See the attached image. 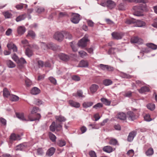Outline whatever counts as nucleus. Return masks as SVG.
Here are the masks:
<instances>
[{
	"label": "nucleus",
	"mask_w": 157,
	"mask_h": 157,
	"mask_svg": "<svg viewBox=\"0 0 157 157\" xmlns=\"http://www.w3.org/2000/svg\"><path fill=\"white\" fill-rule=\"evenodd\" d=\"M16 116L20 120L25 121H34L36 120L39 121L41 117L40 113H37L35 116H33L31 114H29L27 117H25L23 113H17Z\"/></svg>",
	"instance_id": "1"
},
{
	"label": "nucleus",
	"mask_w": 157,
	"mask_h": 157,
	"mask_svg": "<svg viewBox=\"0 0 157 157\" xmlns=\"http://www.w3.org/2000/svg\"><path fill=\"white\" fill-rule=\"evenodd\" d=\"M133 9L134 10L133 14L134 15L141 16L143 15V12L146 10V5L142 6H136L133 7Z\"/></svg>",
	"instance_id": "2"
},
{
	"label": "nucleus",
	"mask_w": 157,
	"mask_h": 157,
	"mask_svg": "<svg viewBox=\"0 0 157 157\" xmlns=\"http://www.w3.org/2000/svg\"><path fill=\"white\" fill-rule=\"evenodd\" d=\"M100 5L107 7L108 9L112 10L116 6V4L115 2L111 0H102Z\"/></svg>",
	"instance_id": "3"
},
{
	"label": "nucleus",
	"mask_w": 157,
	"mask_h": 157,
	"mask_svg": "<svg viewBox=\"0 0 157 157\" xmlns=\"http://www.w3.org/2000/svg\"><path fill=\"white\" fill-rule=\"evenodd\" d=\"M89 41L88 35H86L83 37L78 41V45L81 48H84L86 46L87 43Z\"/></svg>",
	"instance_id": "4"
},
{
	"label": "nucleus",
	"mask_w": 157,
	"mask_h": 157,
	"mask_svg": "<svg viewBox=\"0 0 157 157\" xmlns=\"http://www.w3.org/2000/svg\"><path fill=\"white\" fill-rule=\"evenodd\" d=\"M40 45L41 48H47L48 49H54V48H58L57 46L54 44L50 43L47 44L44 42H41Z\"/></svg>",
	"instance_id": "5"
},
{
	"label": "nucleus",
	"mask_w": 157,
	"mask_h": 157,
	"mask_svg": "<svg viewBox=\"0 0 157 157\" xmlns=\"http://www.w3.org/2000/svg\"><path fill=\"white\" fill-rule=\"evenodd\" d=\"M53 38L59 41H61L63 39L64 35L62 32H56L53 35Z\"/></svg>",
	"instance_id": "6"
},
{
	"label": "nucleus",
	"mask_w": 157,
	"mask_h": 157,
	"mask_svg": "<svg viewBox=\"0 0 157 157\" xmlns=\"http://www.w3.org/2000/svg\"><path fill=\"white\" fill-rule=\"evenodd\" d=\"M111 35L113 39L117 40L121 39L124 36V33L122 32H113Z\"/></svg>",
	"instance_id": "7"
},
{
	"label": "nucleus",
	"mask_w": 157,
	"mask_h": 157,
	"mask_svg": "<svg viewBox=\"0 0 157 157\" xmlns=\"http://www.w3.org/2000/svg\"><path fill=\"white\" fill-rule=\"evenodd\" d=\"M79 16L80 15L78 14L73 13L71 19V21L74 23H78L80 20Z\"/></svg>",
	"instance_id": "8"
},
{
	"label": "nucleus",
	"mask_w": 157,
	"mask_h": 157,
	"mask_svg": "<svg viewBox=\"0 0 157 157\" xmlns=\"http://www.w3.org/2000/svg\"><path fill=\"white\" fill-rule=\"evenodd\" d=\"M21 43L24 45V46L25 47L24 48L25 49H30L31 48H38L37 46L35 44L33 45L32 47L31 46L29 45V46H27V47H26V46L29 45L28 44V42L26 40H22L21 41Z\"/></svg>",
	"instance_id": "9"
},
{
	"label": "nucleus",
	"mask_w": 157,
	"mask_h": 157,
	"mask_svg": "<svg viewBox=\"0 0 157 157\" xmlns=\"http://www.w3.org/2000/svg\"><path fill=\"white\" fill-rule=\"evenodd\" d=\"M143 40L137 36H134L131 38V42L132 43H138L140 44L143 42Z\"/></svg>",
	"instance_id": "10"
},
{
	"label": "nucleus",
	"mask_w": 157,
	"mask_h": 157,
	"mask_svg": "<svg viewBox=\"0 0 157 157\" xmlns=\"http://www.w3.org/2000/svg\"><path fill=\"white\" fill-rule=\"evenodd\" d=\"M127 116L128 119L132 121H133L136 118L135 114L131 111H128L127 113Z\"/></svg>",
	"instance_id": "11"
},
{
	"label": "nucleus",
	"mask_w": 157,
	"mask_h": 157,
	"mask_svg": "<svg viewBox=\"0 0 157 157\" xmlns=\"http://www.w3.org/2000/svg\"><path fill=\"white\" fill-rule=\"evenodd\" d=\"M123 2H135V3H146L148 2L147 0H122Z\"/></svg>",
	"instance_id": "12"
},
{
	"label": "nucleus",
	"mask_w": 157,
	"mask_h": 157,
	"mask_svg": "<svg viewBox=\"0 0 157 157\" xmlns=\"http://www.w3.org/2000/svg\"><path fill=\"white\" fill-rule=\"evenodd\" d=\"M26 29L24 26H19L17 29V31L19 35H21L25 32Z\"/></svg>",
	"instance_id": "13"
},
{
	"label": "nucleus",
	"mask_w": 157,
	"mask_h": 157,
	"mask_svg": "<svg viewBox=\"0 0 157 157\" xmlns=\"http://www.w3.org/2000/svg\"><path fill=\"white\" fill-rule=\"evenodd\" d=\"M55 148L53 147H51L49 149L46 153V155L50 157L55 152Z\"/></svg>",
	"instance_id": "14"
},
{
	"label": "nucleus",
	"mask_w": 157,
	"mask_h": 157,
	"mask_svg": "<svg viewBox=\"0 0 157 157\" xmlns=\"http://www.w3.org/2000/svg\"><path fill=\"white\" fill-rule=\"evenodd\" d=\"M78 66L80 67H87L88 66V63L87 60H82L80 62Z\"/></svg>",
	"instance_id": "15"
},
{
	"label": "nucleus",
	"mask_w": 157,
	"mask_h": 157,
	"mask_svg": "<svg viewBox=\"0 0 157 157\" xmlns=\"http://www.w3.org/2000/svg\"><path fill=\"white\" fill-rule=\"evenodd\" d=\"M27 147V145L25 144H21L16 146L15 150L16 151H22Z\"/></svg>",
	"instance_id": "16"
},
{
	"label": "nucleus",
	"mask_w": 157,
	"mask_h": 157,
	"mask_svg": "<svg viewBox=\"0 0 157 157\" xmlns=\"http://www.w3.org/2000/svg\"><path fill=\"white\" fill-rule=\"evenodd\" d=\"M6 63L8 67L10 68H13L15 67V64L11 60H8L6 61Z\"/></svg>",
	"instance_id": "17"
},
{
	"label": "nucleus",
	"mask_w": 157,
	"mask_h": 157,
	"mask_svg": "<svg viewBox=\"0 0 157 157\" xmlns=\"http://www.w3.org/2000/svg\"><path fill=\"white\" fill-rule=\"evenodd\" d=\"M59 58L64 61H67L69 59V56L64 54H61L59 55Z\"/></svg>",
	"instance_id": "18"
},
{
	"label": "nucleus",
	"mask_w": 157,
	"mask_h": 157,
	"mask_svg": "<svg viewBox=\"0 0 157 157\" xmlns=\"http://www.w3.org/2000/svg\"><path fill=\"white\" fill-rule=\"evenodd\" d=\"M103 150L107 153H110L113 151V149L110 146H107L103 147Z\"/></svg>",
	"instance_id": "19"
},
{
	"label": "nucleus",
	"mask_w": 157,
	"mask_h": 157,
	"mask_svg": "<svg viewBox=\"0 0 157 157\" xmlns=\"http://www.w3.org/2000/svg\"><path fill=\"white\" fill-rule=\"evenodd\" d=\"M69 103L71 106L76 108H79L80 106V104L79 103L74 101L72 100L69 101Z\"/></svg>",
	"instance_id": "20"
},
{
	"label": "nucleus",
	"mask_w": 157,
	"mask_h": 157,
	"mask_svg": "<svg viewBox=\"0 0 157 157\" xmlns=\"http://www.w3.org/2000/svg\"><path fill=\"white\" fill-rule=\"evenodd\" d=\"M99 87L98 85L96 84H94L92 85L90 87V90L92 93H95Z\"/></svg>",
	"instance_id": "21"
},
{
	"label": "nucleus",
	"mask_w": 157,
	"mask_h": 157,
	"mask_svg": "<svg viewBox=\"0 0 157 157\" xmlns=\"http://www.w3.org/2000/svg\"><path fill=\"white\" fill-rule=\"evenodd\" d=\"M20 136L19 135L12 134L10 137V139L12 140H20L21 139Z\"/></svg>",
	"instance_id": "22"
},
{
	"label": "nucleus",
	"mask_w": 157,
	"mask_h": 157,
	"mask_svg": "<svg viewBox=\"0 0 157 157\" xmlns=\"http://www.w3.org/2000/svg\"><path fill=\"white\" fill-rule=\"evenodd\" d=\"M136 135V133L134 131H132L130 132L128 135V141L131 142L132 141L134 137Z\"/></svg>",
	"instance_id": "23"
},
{
	"label": "nucleus",
	"mask_w": 157,
	"mask_h": 157,
	"mask_svg": "<svg viewBox=\"0 0 157 157\" xmlns=\"http://www.w3.org/2000/svg\"><path fill=\"white\" fill-rule=\"evenodd\" d=\"M117 117L120 120H124L126 119V116L125 113H121L118 114Z\"/></svg>",
	"instance_id": "24"
},
{
	"label": "nucleus",
	"mask_w": 157,
	"mask_h": 157,
	"mask_svg": "<svg viewBox=\"0 0 157 157\" xmlns=\"http://www.w3.org/2000/svg\"><path fill=\"white\" fill-rule=\"evenodd\" d=\"M118 4L117 7V9L119 10H125V6L124 2Z\"/></svg>",
	"instance_id": "25"
},
{
	"label": "nucleus",
	"mask_w": 157,
	"mask_h": 157,
	"mask_svg": "<svg viewBox=\"0 0 157 157\" xmlns=\"http://www.w3.org/2000/svg\"><path fill=\"white\" fill-rule=\"evenodd\" d=\"M7 46L8 49H17V48L16 45L12 42L8 43Z\"/></svg>",
	"instance_id": "26"
},
{
	"label": "nucleus",
	"mask_w": 157,
	"mask_h": 157,
	"mask_svg": "<svg viewBox=\"0 0 157 157\" xmlns=\"http://www.w3.org/2000/svg\"><path fill=\"white\" fill-rule=\"evenodd\" d=\"M40 90L36 87H34L33 88L31 91V93L34 95L40 93Z\"/></svg>",
	"instance_id": "27"
},
{
	"label": "nucleus",
	"mask_w": 157,
	"mask_h": 157,
	"mask_svg": "<svg viewBox=\"0 0 157 157\" xmlns=\"http://www.w3.org/2000/svg\"><path fill=\"white\" fill-rule=\"evenodd\" d=\"M136 26L139 27H141L143 26H144L145 25V23L142 21L140 20H136Z\"/></svg>",
	"instance_id": "28"
},
{
	"label": "nucleus",
	"mask_w": 157,
	"mask_h": 157,
	"mask_svg": "<svg viewBox=\"0 0 157 157\" xmlns=\"http://www.w3.org/2000/svg\"><path fill=\"white\" fill-rule=\"evenodd\" d=\"M146 45L148 48L151 49H157V45L152 43H147Z\"/></svg>",
	"instance_id": "29"
},
{
	"label": "nucleus",
	"mask_w": 157,
	"mask_h": 157,
	"mask_svg": "<svg viewBox=\"0 0 157 157\" xmlns=\"http://www.w3.org/2000/svg\"><path fill=\"white\" fill-rule=\"evenodd\" d=\"M138 90L140 93H143L145 92H148L149 91V89L148 87L145 86L142 87Z\"/></svg>",
	"instance_id": "30"
},
{
	"label": "nucleus",
	"mask_w": 157,
	"mask_h": 157,
	"mask_svg": "<svg viewBox=\"0 0 157 157\" xmlns=\"http://www.w3.org/2000/svg\"><path fill=\"white\" fill-rule=\"evenodd\" d=\"M26 16L25 14H23L19 15L16 19V21L17 22H19L22 20H24L26 17Z\"/></svg>",
	"instance_id": "31"
},
{
	"label": "nucleus",
	"mask_w": 157,
	"mask_h": 157,
	"mask_svg": "<svg viewBox=\"0 0 157 157\" xmlns=\"http://www.w3.org/2000/svg\"><path fill=\"white\" fill-rule=\"evenodd\" d=\"M19 62H18V63H17L18 64L19 67H21L22 65L26 63V62L25 60L23 58H21L19 59Z\"/></svg>",
	"instance_id": "32"
},
{
	"label": "nucleus",
	"mask_w": 157,
	"mask_h": 157,
	"mask_svg": "<svg viewBox=\"0 0 157 157\" xmlns=\"http://www.w3.org/2000/svg\"><path fill=\"white\" fill-rule=\"evenodd\" d=\"M101 100L104 104L106 105H109L111 103L110 101L108 100L107 99L104 98H101Z\"/></svg>",
	"instance_id": "33"
},
{
	"label": "nucleus",
	"mask_w": 157,
	"mask_h": 157,
	"mask_svg": "<svg viewBox=\"0 0 157 157\" xmlns=\"http://www.w3.org/2000/svg\"><path fill=\"white\" fill-rule=\"evenodd\" d=\"M55 118L56 121H58L60 122H63L66 120V119L65 117L61 116H56Z\"/></svg>",
	"instance_id": "34"
},
{
	"label": "nucleus",
	"mask_w": 157,
	"mask_h": 157,
	"mask_svg": "<svg viewBox=\"0 0 157 157\" xmlns=\"http://www.w3.org/2000/svg\"><path fill=\"white\" fill-rule=\"evenodd\" d=\"M3 95L4 97L7 98L10 95V92L6 88L4 89L3 90Z\"/></svg>",
	"instance_id": "35"
},
{
	"label": "nucleus",
	"mask_w": 157,
	"mask_h": 157,
	"mask_svg": "<svg viewBox=\"0 0 157 157\" xmlns=\"http://www.w3.org/2000/svg\"><path fill=\"white\" fill-rule=\"evenodd\" d=\"M146 154L147 156H149L152 155L154 153V150L151 147L146 152Z\"/></svg>",
	"instance_id": "36"
},
{
	"label": "nucleus",
	"mask_w": 157,
	"mask_h": 157,
	"mask_svg": "<svg viewBox=\"0 0 157 157\" xmlns=\"http://www.w3.org/2000/svg\"><path fill=\"white\" fill-rule=\"evenodd\" d=\"M10 99L12 101H16L19 100V98L16 95L11 94L10 95Z\"/></svg>",
	"instance_id": "37"
},
{
	"label": "nucleus",
	"mask_w": 157,
	"mask_h": 157,
	"mask_svg": "<svg viewBox=\"0 0 157 157\" xmlns=\"http://www.w3.org/2000/svg\"><path fill=\"white\" fill-rule=\"evenodd\" d=\"M48 135L50 139L53 142H55L56 141V137L54 134L51 132H49Z\"/></svg>",
	"instance_id": "38"
},
{
	"label": "nucleus",
	"mask_w": 157,
	"mask_h": 157,
	"mask_svg": "<svg viewBox=\"0 0 157 157\" xmlns=\"http://www.w3.org/2000/svg\"><path fill=\"white\" fill-rule=\"evenodd\" d=\"M3 14L5 18H10L12 16V14L8 11L3 12Z\"/></svg>",
	"instance_id": "39"
},
{
	"label": "nucleus",
	"mask_w": 157,
	"mask_h": 157,
	"mask_svg": "<svg viewBox=\"0 0 157 157\" xmlns=\"http://www.w3.org/2000/svg\"><path fill=\"white\" fill-rule=\"evenodd\" d=\"M93 104L92 102H84L83 103L82 105L83 107L87 108L91 106Z\"/></svg>",
	"instance_id": "40"
},
{
	"label": "nucleus",
	"mask_w": 157,
	"mask_h": 157,
	"mask_svg": "<svg viewBox=\"0 0 157 157\" xmlns=\"http://www.w3.org/2000/svg\"><path fill=\"white\" fill-rule=\"evenodd\" d=\"M103 83L105 86H108L112 84L113 82L111 80L106 79L103 81Z\"/></svg>",
	"instance_id": "41"
},
{
	"label": "nucleus",
	"mask_w": 157,
	"mask_h": 157,
	"mask_svg": "<svg viewBox=\"0 0 157 157\" xmlns=\"http://www.w3.org/2000/svg\"><path fill=\"white\" fill-rule=\"evenodd\" d=\"M136 22V20L133 19H127L125 21L126 23L128 24H131L135 23Z\"/></svg>",
	"instance_id": "42"
},
{
	"label": "nucleus",
	"mask_w": 157,
	"mask_h": 157,
	"mask_svg": "<svg viewBox=\"0 0 157 157\" xmlns=\"http://www.w3.org/2000/svg\"><path fill=\"white\" fill-rule=\"evenodd\" d=\"M56 128V125L55 122H53L50 126V129L51 131L52 132H54L55 131Z\"/></svg>",
	"instance_id": "43"
},
{
	"label": "nucleus",
	"mask_w": 157,
	"mask_h": 157,
	"mask_svg": "<svg viewBox=\"0 0 157 157\" xmlns=\"http://www.w3.org/2000/svg\"><path fill=\"white\" fill-rule=\"evenodd\" d=\"M109 144L113 145H116L118 144V142L117 140L115 139H111L110 140L109 142Z\"/></svg>",
	"instance_id": "44"
},
{
	"label": "nucleus",
	"mask_w": 157,
	"mask_h": 157,
	"mask_svg": "<svg viewBox=\"0 0 157 157\" xmlns=\"http://www.w3.org/2000/svg\"><path fill=\"white\" fill-rule=\"evenodd\" d=\"M66 144V142L63 140H59L57 142L58 145L61 147L65 146Z\"/></svg>",
	"instance_id": "45"
},
{
	"label": "nucleus",
	"mask_w": 157,
	"mask_h": 157,
	"mask_svg": "<svg viewBox=\"0 0 157 157\" xmlns=\"http://www.w3.org/2000/svg\"><path fill=\"white\" fill-rule=\"evenodd\" d=\"M27 36H29L33 38L35 36V33L33 31L30 30L28 32Z\"/></svg>",
	"instance_id": "46"
},
{
	"label": "nucleus",
	"mask_w": 157,
	"mask_h": 157,
	"mask_svg": "<svg viewBox=\"0 0 157 157\" xmlns=\"http://www.w3.org/2000/svg\"><path fill=\"white\" fill-rule=\"evenodd\" d=\"M68 15L66 12H60L59 13L58 17L59 18H62L64 17H67Z\"/></svg>",
	"instance_id": "47"
},
{
	"label": "nucleus",
	"mask_w": 157,
	"mask_h": 157,
	"mask_svg": "<svg viewBox=\"0 0 157 157\" xmlns=\"http://www.w3.org/2000/svg\"><path fill=\"white\" fill-rule=\"evenodd\" d=\"M25 54L28 57L31 56L33 54V51L32 50H26Z\"/></svg>",
	"instance_id": "48"
},
{
	"label": "nucleus",
	"mask_w": 157,
	"mask_h": 157,
	"mask_svg": "<svg viewBox=\"0 0 157 157\" xmlns=\"http://www.w3.org/2000/svg\"><path fill=\"white\" fill-rule=\"evenodd\" d=\"M12 59L16 62L17 63H18L19 62V59L18 57L15 54H14L12 56Z\"/></svg>",
	"instance_id": "49"
},
{
	"label": "nucleus",
	"mask_w": 157,
	"mask_h": 157,
	"mask_svg": "<svg viewBox=\"0 0 157 157\" xmlns=\"http://www.w3.org/2000/svg\"><path fill=\"white\" fill-rule=\"evenodd\" d=\"M147 107L148 109L153 110L155 108V105L153 104H149L147 105Z\"/></svg>",
	"instance_id": "50"
},
{
	"label": "nucleus",
	"mask_w": 157,
	"mask_h": 157,
	"mask_svg": "<svg viewBox=\"0 0 157 157\" xmlns=\"http://www.w3.org/2000/svg\"><path fill=\"white\" fill-rule=\"evenodd\" d=\"M127 154L130 157H132L134 154V151L132 149L129 150L127 152Z\"/></svg>",
	"instance_id": "51"
},
{
	"label": "nucleus",
	"mask_w": 157,
	"mask_h": 157,
	"mask_svg": "<svg viewBox=\"0 0 157 157\" xmlns=\"http://www.w3.org/2000/svg\"><path fill=\"white\" fill-rule=\"evenodd\" d=\"M78 53L80 56L82 58H83L87 55L86 53L83 50H81Z\"/></svg>",
	"instance_id": "52"
},
{
	"label": "nucleus",
	"mask_w": 157,
	"mask_h": 157,
	"mask_svg": "<svg viewBox=\"0 0 157 157\" xmlns=\"http://www.w3.org/2000/svg\"><path fill=\"white\" fill-rule=\"evenodd\" d=\"M71 78L72 80L75 81H78L80 80V77L77 75H74L72 76Z\"/></svg>",
	"instance_id": "53"
},
{
	"label": "nucleus",
	"mask_w": 157,
	"mask_h": 157,
	"mask_svg": "<svg viewBox=\"0 0 157 157\" xmlns=\"http://www.w3.org/2000/svg\"><path fill=\"white\" fill-rule=\"evenodd\" d=\"M24 4L23 3H20L19 4L17 5L15 7L18 10H21L24 7Z\"/></svg>",
	"instance_id": "54"
},
{
	"label": "nucleus",
	"mask_w": 157,
	"mask_h": 157,
	"mask_svg": "<svg viewBox=\"0 0 157 157\" xmlns=\"http://www.w3.org/2000/svg\"><path fill=\"white\" fill-rule=\"evenodd\" d=\"M102 106L103 105L101 103H98L96 105H94L93 106V108L94 109H97L98 108L102 107Z\"/></svg>",
	"instance_id": "55"
},
{
	"label": "nucleus",
	"mask_w": 157,
	"mask_h": 157,
	"mask_svg": "<svg viewBox=\"0 0 157 157\" xmlns=\"http://www.w3.org/2000/svg\"><path fill=\"white\" fill-rule=\"evenodd\" d=\"M49 80L50 82L54 85L56 84V79L53 77H51L49 78Z\"/></svg>",
	"instance_id": "56"
},
{
	"label": "nucleus",
	"mask_w": 157,
	"mask_h": 157,
	"mask_svg": "<svg viewBox=\"0 0 157 157\" xmlns=\"http://www.w3.org/2000/svg\"><path fill=\"white\" fill-rule=\"evenodd\" d=\"M144 117L145 120L146 121H149L151 120L150 118V116L149 114H147L145 115Z\"/></svg>",
	"instance_id": "57"
},
{
	"label": "nucleus",
	"mask_w": 157,
	"mask_h": 157,
	"mask_svg": "<svg viewBox=\"0 0 157 157\" xmlns=\"http://www.w3.org/2000/svg\"><path fill=\"white\" fill-rule=\"evenodd\" d=\"M12 30L10 28L8 29L6 31V35L7 36H10L12 34Z\"/></svg>",
	"instance_id": "58"
},
{
	"label": "nucleus",
	"mask_w": 157,
	"mask_h": 157,
	"mask_svg": "<svg viewBox=\"0 0 157 157\" xmlns=\"http://www.w3.org/2000/svg\"><path fill=\"white\" fill-rule=\"evenodd\" d=\"M25 83L27 86H29L32 85L31 81L28 79H26L25 80Z\"/></svg>",
	"instance_id": "59"
},
{
	"label": "nucleus",
	"mask_w": 157,
	"mask_h": 157,
	"mask_svg": "<svg viewBox=\"0 0 157 157\" xmlns=\"http://www.w3.org/2000/svg\"><path fill=\"white\" fill-rule=\"evenodd\" d=\"M89 155L90 157H97L96 153L94 151H89Z\"/></svg>",
	"instance_id": "60"
},
{
	"label": "nucleus",
	"mask_w": 157,
	"mask_h": 157,
	"mask_svg": "<svg viewBox=\"0 0 157 157\" xmlns=\"http://www.w3.org/2000/svg\"><path fill=\"white\" fill-rule=\"evenodd\" d=\"M38 109V108L36 107H33L32 110L31 111V113L30 114H31V115H32V114L36 113L37 112Z\"/></svg>",
	"instance_id": "61"
},
{
	"label": "nucleus",
	"mask_w": 157,
	"mask_h": 157,
	"mask_svg": "<svg viewBox=\"0 0 157 157\" xmlns=\"http://www.w3.org/2000/svg\"><path fill=\"white\" fill-rule=\"evenodd\" d=\"M107 65H105L103 64H100L99 65L100 68L103 70H106V68Z\"/></svg>",
	"instance_id": "62"
},
{
	"label": "nucleus",
	"mask_w": 157,
	"mask_h": 157,
	"mask_svg": "<svg viewBox=\"0 0 157 157\" xmlns=\"http://www.w3.org/2000/svg\"><path fill=\"white\" fill-rule=\"evenodd\" d=\"M77 94L79 97L82 98L85 97V96L82 95V92L81 90L78 91L77 92Z\"/></svg>",
	"instance_id": "63"
},
{
	"label": "nucleus",
	"mask_w": 157,
	"mask_h": 157,
	"mask_svg": "<svg viewBox=\"0 0 157 157\" xmlns=\"http://www.w3.org/2000/svg\"><path fill=\"white\" fill-rule=\"evenodd\" d=\"M88 25L90 27H93L94 25V23L91 21L89 20L87 21Z\"/></svg>",
	"instance_id": "64"
}]
</instances>
